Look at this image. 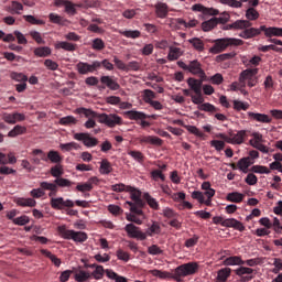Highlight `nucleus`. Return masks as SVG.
Returning a JSON list of instances; mask_svg holds the SVG:
<instances>
[{
  "label": "nucleus",
  "mask_w": 282,
  "mask_h": 282,
  "mask_svg": "<svg viewBox=\"0 0 282 282\" xmlns=\"http://www.w3.org/2000/svg\"><path fill=\"white\" fill-rule=\"evenodd\" d=\"M227 30H243L239 33V36L246 40L254 39V36H259V34L263 32L261 28H252V23L248 20H237L236 22L228 24Z\"/></svg>",
  "instance_id": "obj_1"
},
{
  "label": "nucleus",
  "mask_w": 282,
  "mask_h": 282,
  "mask_svg": "<svg viewBox=\"0 0 282 282\" xmlns=\"http://www.w3.org/2000/svg\"><path fill=\"white\" fill-rule=\"evenodd\" d=\"M243 45V40L237 37H223L214 40L213 47L209 48L210 54H221V52H226L228 47H239Z\"/></svg>",
  "instance_id": "obj_2"
},
{
  "label": "nucleus",
  "mask_w": 282,
  "mask_h": 282,
  "mask_svg": "<svg viewBox=\"0 0 282 282\" xmlns=\"http://www.w3.org/2000/svg\"><path fill=\"white\" fill-rule=\"evenodd\" d=\"M197 270H199V263L197 262L181 264L174 270L172 279H174V281L182 282V276H191L196 274Z\"/></svg>",
  "instance_id": "obj_3"
},
{
  "label": "nucleus",
  "mask_w": 282,
  "mask_h": 282,
  "mask_svg": "<svg viewBox=\"0 0 282 282\" xmlns=\"http://www.w3.org/2000/svg\"><path fill=\"white\" fill-rule=\"evenodd\" d=\"M257 74H259V68H247L242 70L238 78L240 87H257V83H259Z\"/></svg>",
  "instance_id": "obj_4"
},
{
  "label": "nucleus",
  "mask_w": 282,
  "mask_h": 282,
  "mask_svg": "<svg viewBox=\"0 0 282 282\" xmlns=\"http://www.w3.org/2000/svg\"><path fill=\"white\" fill-rule=\"evenodd\" d=\"M58 232L63 239H67V240L72 239L77 243H85V241H87L88 239L87 232L67 229V227L65 226H59Z\"/></svg>",
  "instance_id": "obj_5"
},
{
  "label": "nucleus",
  "mask_w": 282,
  "mask_h": 282,
  "mask_svg": "<svg viewBox=\"0 0 282 282\" xmlns=\"http://www.w3.org/2000/svg\"><path fill=\"white\" fill-rule=\"evenodd\" d=\"M177 65L181 69H184V72H189L193 76H198L202 80H206V72L202 68V63H199V61L194 59L191 61L189 64L178 61Z\"/></svg>",
  "instance_id": "obj_6"
},
{
  "label": "nucleus",
  "mask_w": 282,
  "mask_h": 282,
  "mask_svg": "<svg viewBox=\"0 0 282 282\" xmlns=\"http://www.w3.org/2000/svg\"><path fill=\"white\" fill-rule=\"evenodd\" d=\"M217 138H220V140H224L227 144H243L246 138H248V130L230 131L228 134L219 133Z\"/></svg>",
  "instance_id": "obj_7"
},
{
  "label": "nucleus",
  "mask_w": 282,
  "mask_h": 282,
  "mask_svg": "<svg viewBox=\"0 0 282 282\" xmlns=\"http://www.w3.org/2000/svg\"><path fill=\"white\" fill-rule=\"evenodd\" d=\"M192 102L194 105H199V111H206L207 113H217V111H219V108L215 107V105L210 102L204 104V96H202V91L200 94L192 95Z\"/></svg>",
  "instance_id": "obj_8"
},
{
  "label": "nucleus",
  "mask_w": 282,
  "mask_h": 282,
  "mask_svg": "<svg viewBox=\"0 0 282 282\" xmlns=\"http://www.w3.org/2000/svg\"><path fill=\"white\" fill-rule=\"evenodd\" d=\"M98 122H100V124H106V127H109L110 129H113V127H117V124H122V117L116 113H100L98 116Z\"/></svg>",
  "instance_id": "obj_9"
},
{
  "label": "nucleus",
  "mask_w": 282,
  "mask_h": 282,
  "mask_svg": "<svg viewBox=\"0 0 282 282\" xmlns=\"http://www.w3.org/2000/svg\"><path fill=\"white\" fill-rule=\"evenodd\" d=\"M124 230L128 237L131 239H139L140 241L147 240V234H144L142 230H140V227L133 224L126 225Z\"/></svg>",
  "instance_id": "obj_10"
},
{
  "label": "nucleus",
  "mask_w": 282,
  "mask_h": 282,
  "mask_svg": "<svg viewBox=\"0 0 282 282\" xmlns=\"http://www.w3.org/2000/svg\"><path fill=\"white\" fill-rule=\"evenodd\" d=\"M98 69H100L99 61H95V62H93V64L85 63V62H79L77 64L78 74H83V75L94 74V72H98Z\"/></svg>",
  "instance_id": "obj_11"
},
{
  "label": "nucleus",
  "mask_w": 282,
  "mask_h": 282,
  "mask_svg": "<svg viewBox=\"0 0 282 282\" xmlns=\"http://www.w3.org/2000/svg\"><path fill=\"white\" fill-rule=\"evenodd\" d=\"M100 83L104 86H98V89H110L111 91H118L120 89V84L113 77L109 75H104L100 77Z\"/></svg>",
  "instance_id": "obj_12"
},
{
  "label": "nucleus",
  "mask_w": 282,
  "mask_h": 282,
  "mask_svg": "<svg viewBox=\"0 0 282 282\" xmlns=\"http://www.w3.org/2000/svg\"><path fill=\"white\" fill-rule=\"evenodd\" d=\"M51 207L54 210H63L64 208H74V200L66 199L63 197L51 198Z\"/></svg>",
  "instance_id": "obj_13"
},
{
  "label": "nucleus",
  "mask_w": 282,
  "mask_h": 282,
  "mask_svg": "<svg viewBox=\"0 0 282 282\" xmlns=\"http://www.w3.org/2000/svg\"><path fill=\"white\" fill-rule=\"evenodd\" d=\"M235 272L240 278V282H250L254 279V269L252 268L240 267Z\"/></svg>",
  "instance_id": "obj_14"
},
{
  "label": "nucleus",
  "mask_w": 282,
  "mask_h": 282,
  "mask_svg": "<svg viewBox=\"0 0 282 282\" xmlns=\"http://www.w3.org/2000/svg\"><path fill=\"white\" fill-rule=\"evenodd\" d=\"M74 140L83 142L85 147L91 148L98 145V139L93 138L89 133L79 132L74 134Z\"/></svg>",
  "instance_id": "obj_15"
},
{
  "label": "nucleus",
  "mask_w": 282,
  "mask_h": 282,
  "mask_svg": "<svg viewBox=\"0 0 282 282\" xmlns=\"http://www.w3.org/2000/svg\"><path fill=\"white\" fill-rule=\"evenodd\" d=\"M126 193H130V198L132 199V202H134V204H137V206H139V208H144V206H147V203H144L142 199L141 191H138L134 187L128 185L126 188Z\"/></svg>",
  "instance_id": "obj_16"
},
{
  "label": "nucleus",
  "mask_w": 282,
  "mask_h": 282,
  "mask_svg": "<svg viewBox=\"0 0 282 282\" xmlns=\"http://www.w3.org/2000/svg\"><path fill=\"white\" fill-rule=\"evenodd\" d=\"M247 116L252 122H261L262 124H270V122H272V117L265 113L249 111L247 112Z\"/></svg>",
  "instance_id": "obj_17"
},
{
  "label": "nucleus",
  "mask_w": 282,
  "mask_h": 282,
  "mask_svg": "<svg viewBox=\"0 0 282 282\" xmlns=\"http://www.w3.org/2000/svg\"><path fill=\"white\" fill-rule=\"evenodd\" d=\"M172 124H177L178 127H184L188 133H192L193 135H196V138H204V132H202L197 127L195 126H184V121L182 119H175L172 121Z\"/></svg>",
  "instance_id": "obj_18"
},
{
  "label": "nucleus",
  "mask_w": 282,
  "mask_h": 282,
  "mask_svg": "<svg viewBox=\"0 0 282 282\" xmlns=\"http://www.w3.org/2000/svg\"><path fill=\"white\" fill-rule=\"evenodd\" d=\"M260 30H262V32H264V36H267V39H272V36H278L282 39V28L279 26H265V25H261Z\"/></svg>",
  "instance_id": "obj_19"
},
{
  "label": "nucleus",
  "mask_w": 282,
  "mask_h": 282,
  "mask_svg": "<svg viewBox=\"0 0 282 282\" xmlns=\"http://www.w3.org/2000/svg\"><path fill=\"white\" fill-rule=\"evenodd\" d=\"M224 228H235V230H239V232H243L246 230V226L235 218H227L223 223Z\"/></svg>",
  "instance_id": "obj_20"
},
{
  "label": "nucleus",
  "mask_w": 282,
  "mask_h": 282,
  "mask_svg": "<svg viewBox=\"0 0 282 282\" xmlns=\"http://www.w3.org/2000/svg\"><path fill=\"white\" fill-rule=\"evenodd\" d=\"M140 144H153L154 147H162L163 141L160 137L143 135L139 138Z\"/></svg>",
  "instance_id": "obj_21"
},
{
  "label": "nucleus",
  "mask_w": 282,
  "mask_h": 282,
  "mask_svg": "<svg viewBox=\"0 0 282 282\" xmlns=\"http://www.w3.org/2000/svg\"><path fill=\"white\" fill-rule=\"evenodd\" d=\"M154 9L158 19H166V17H169V4L164 2H158L154 6Z\"/></svg>",
  "instance_id": "obj_22"
},
{
  "label": "nucleus",
  "mask_w": 282,
  "mask_h": 282,
  "mask_svg": "<svg viewBox=\"0 0 282 282\" xmlns=\"http://www.w3.org/2000/svg\"><path fill=\"white\" fill-rule=\"evenodd\" d=\"M192 199H196L198 204H205V206H213V198H207L204 196V193L200 191H194L192 193Z\"/></svg>",
  "instance_id": "obj_23"
},
{
  "label": "nucleus",
  "mask_w": 282,
  "mask_h": 282,
  "mask_svg": "<svg viewBox=\"0 0 282 282\" xmlns=\"http://www.w3.org/2000/svg\"><path fill=\"white\" fill-rule=\"evenodd\" d=\"M192 10L194 12H202L203 14H210L212 17H217V14H219V10L208 9L202 4H194Z\"/></svg>",
  "instance_id": "obj_24"
},
{
  "label": "nucleus",
  "mask_w": 282,
  "mask_h": 282,
  "mask_svg": "<svg viewBox=\"0 0 282 282\" xmlns=\"http://www.w3.org/2000/svg\"><path fill=\"white\" fill-rule=\"evenodd\" d=\"M254 164V161L250 156L242 158L238 161V169L242 171V173H248V169Z\"/></svg>",
  "instance_id": "obj_25"
},
{
  "label": "nucleus",
  "mask_w": 282,
  "mask_h": 282,
  "mask_svg": "<svg viewBox=\"0 0 282 282\" xmlns=\"http://www.w3.org/2000/svg\"><path fill=\"white\" fill-rule=\"evenodd\" d=\"M204 83V79H195L193 77H189L187 79V85L191 87V89L194 90L195 94H200L202 91V84Z\"/></svg>",
  "instance_id": "obj_26"
},
{
  "label": "nucleus",
  "mask_w": 282,
  "mask_h": 282,
  "mask_svg": "<svg viewBox=\"0 0 282 282\" xmlns=\"http://www.w3.org/2000/svg\"><path fill=\"white\" fill-rule=\"evenodd\" d=\"M161 232H162V227L160 226V223L153 221L152 225L144 232L145 239L147 237H153L155 235H160Z\"/></svg>",
  "instance_id": "obj_27"
},
{
  "label": "nucleus",
  "mask_w": 282,
  "mask_h": 282,
  "mask_svg": "<svg viewBox=\"0 0 282 282\" xmlns=\"http://www.w3.org/2000/svg\"><path fill=\"white\" fill-rule=\"evenodd\" d=\"M41 254H43L44 257H47V259L52 261L55 268H61V263H62L61 259L56 257V254L52 253V251L47 249H41Z\"/></svg>",
  "instance_id": "obj_28"
},
{
  "label": "nucleus",
  "mask_w": 282,
  "mask_h": 282,
  "mask_svg": "<svg viewBox=\"0 0 282 282\" xmlns=\"http://www.w3.org/2000/svg\"><path fill=\"white\" fill-rule=\"evenodd\" d=\"M33 54L39 58H46V56L52 55V48H50L48 46H40L34 48Z\"/></svg>",
  "instance_id": "obj_29"
},
{
  "label": "nucleus",
  "mask_w": 282,
  "mask_h": 282,
  "mask_svg": "<svg viewBox=\"0 0 282 282\" xmlns=\"http://www.w3.org/2000/svg\"><path fill=\"white\" fill-rule=\"evenodd\" d=\"M232 273V269L230 268H223L217 272V282H226L230 279V274Z\"/></svg>",
  "instance_id": "obj_30"
},
{
  "label": "nucleus",
  "mask_w": 282,
  "mask_h": 282,
  "mask_svg": "<svg viewBox=\"0 0 282 282\" xmlns=\"http://www.w3.org/2000/svg\"><path fill=\"white\" fill-rule=\"evenodd\" d=\"M113 172V167L111 166V162L107 159H102L100 162L99 173L101 175H109V173Z\"/></svg>",
  "instance_id": "obj_31"
},
{
  "label": "nucleus",
  "mask_w": 282,
  "mask_h": 282,
  "mask_svg": "<svg viewBox=\"0 0 282 282\" xmlns=\"http://www.w3.org/2000/svg\"><path fill=\"white\" fill-rule=\"evenodd\" d=\"M183 54L184 52L182 51V48L171 46L167 54V59L171 62L177 61L181 56H183Z\"/></svg>",
  "instance_id": "obj_32"
},
{
  "label": "nucleus",
  "mask_w": 282,
  "mask_h": 282,
  "mask_svg": "<svg viewBox=\"0 0 282 282\" xmlns=\"http://www.w3.org/2000/svg\"><path fill=\"white\" fill-rule=\"evenodd\" d=\"M224 265H246V262L239 256H231L224 260Z\"/></svg>",
  "instance_id": "obj_33"
},
{
  "label": "nucleus",
  "mask_w": 282,
  "mask_h": 282,
  "mask_svg": "<svg viewBox=\"0 0 282 282\" xmlns=\"http://www.w3.org/2000/svg\"><path fill=\"white\" fill-rule=\"evenodd\" d=\"M143 199H145L148 206L152 208V210H160V203H158V199H155L151 194L144 193Z\"/></svg>",
  "instance_id": "obj_34"
},
{
  "label": "nucleus",
  "mask_w": 282,
  "mask_h": 282,
  "mask_svg": "<svg viewBox=\"0 0 282 282\" xmlns=\"http://www.w3.org/2000/svg\"><path fill=\"white\" fill-rule=\"evenodd\" d=\"M243 197H246V195L239 192H232L227 194L226 199L227 202H232L234 204H241V202H243Z\"/></svg>",
  "instance_id": "obj_35"
},
{
  "label": "nucleus",
  "mask_w": 282,
  "mask_h": 282,
  "mask_svg": "<svg viewBox=\"0 0 282 282\" xmlns=\"http://www.w3.org/2000/svg\"><path fill=\"white\" fill-rule=\"evenodd\" d=\"M127 118L129 120H147L149 116H147L144 112L135 111V110H129L126 112Z\"/></svg>",
  "instance_id": "obj_36"
},
{
  "label": "nucleus",
  "mask_w": 282,
  "mask_h": 282,
  "mask_svg": "<svg viewBox=\"0 0 282 282\" xmlns=\"http://www.w3.org/2000/svg\"><path fill=\"white\" fill-rule=\"evenodd\" d=\"M15 204L24 208H34V206H36V200L34 198H17Z\"/></svg>",
  "instance_id": "obj_37"
},
{
  "label": "nucleus",
  "mask_w": 282,
  "mask_h": 282,
  "mask_svg": "<svg viewBox=\"0 0 282 282\" xmlns=\"http://www.w3.org/2000/svg\"><path fill=\"white\" fill-rule=\"evenodd\" d=\"M25 133H28V128L18 124L11 131H9L8 138H17L18 135H23Z\"/></svg>",
  "instance_id": "obj_38"
},
{
  "label": "nucleus",
  "mask_w": 282,
  "mask_h": 282,
  "mask_svg": "<svg viewBox=\"0 0 282 282\" xmlns=\"http://www.w3.org/2000/svg\"><path fill=\"white\" fill-rule=\"evenodd\" d=\"M91 279V273L85 270H78L75 272V281L77 282H86Z\"/></svg>",
  "instance_id": "obj_39"
},
{
  "label": "nucleus",
  "mask_w": 282,
  "mask_h": 282,
  "mask_svg": "<svg viewBox=\"0 0 282 282\" xmlns=\"http://www.w3.org/2000/svg\"><path fill=\"white\" fill-rule=\"evenodd\" d=\"M55 47L65 52H76V44L69 42H57Z\"/></svg>",
  "instance_id": "obj_40"
},
{
  "label": "nucleus",
  "mask_w": 282,
  "mask_h": 282,
  "mask_svg": "<svg viewBox=\"0 0 282 282\" xmlns=\"http://www.w3.org/2000/svg\"><path fill=\"white\" fill-rule=\"evenodd\" d=\"M76 112L79 113L80 116H85L86 118L89 119H94V118H98V116H100V113H97L96 111L91 110V109H87V108H77Z\"/></svg>",
  "instance_id": "obj_41"
},
{
  "label": "nucleus",
  "mask_w": 282,
  "mask_h": 282,
  "mask_svg": "<svg viewBox=\"0 0 282 282\" xmlns=\"http://www.w3.org/2000/svg\"><path fill=\"white\" fill-rule=\"evenodd\" d=\"M64 8L66 14H69V17H74L76 15V8H80V4H76L69 0H66Z\"/></svg>",
  "instance_id": "obj_42"
},
{
  "label": "nucleus",
  "mask_w": 282,
  "mask_h": 282,
  "mask_svg": "<svg viewBox=\"0 0 282 282\" xmlns=\"http://www.w3.org/2000/svg\"><path fill=\"white\" fill-rule=\"evenodd\" d=\"M217 28V18H212L202 23L203 32H210V30H215Z\"/></svg>",
  "instance_id": "obj_43"
},
{
  "label": "nucleus",
  "mask_w": 282,
  "mask_h": 282,
  "mask_svg": "<svg viewBox=\"0 0 282 282\" xmlns=\"http://www.w3.org/2000/svg\"><path fill=\"white\" fill-rule=\"evenodd\" d=\"M47 158L50 162H52V164H61V162H63V156H61V153H58V151L55 150H51L47 153Z\"/></svg>",
  "instance_id": "obj_44"
},
{
  "label": "nucleus",
  "mask_w": 282,
  "mask_h": 282,
  "mask_svg": "<svg viewBox=\"0 0 282 282\" xmlns=\"http://www.w3.org/2000/svg\"><path fill=\"white\" fill-rule=\"evenodd\" d=\"M40 186L42 191H51L50 197H52V195H56L57 193V186L55 183L42 182Z\"/></svg>",
  "instance_id": "obj_45"
},
{
  "label": "nucleus",
  "mask_w": 282,
  "mask_h": 282,
  "mask_svg": "<svg viewBox=\"0 0 282 282\" xmlns=\"http://www.w3.org/2000/svg\"><path fill=\"white\" fill-rule=\"evenodd\" d=\"M119 34L126 39H140V36H142V33L139 30L119 31Z\"/></svg>",
  "instance_id": "obj_46"
},
{
  "label": "nucleus",
  "mask_w": 282,
  "mask_h": 282,
  "mask_svg": "<svg viewBox=\"0 0 282 282\" xmlns=\"http://www.w3.org/2000/svg\"><path fill=\"white\" fill-rule=\"evenodd\" d=\"M188 43H191V45H193L194 50H196V52H204V41H202V39L199 37H194L188 40Z\"/></svg>",
  "instance_id": "obj_47"
},
{
  "label": "nucleus",
  "mask_w": 282,
  "mask_h": 282,
  "mask_svg": "<svg viewBox=\"0 0 282 282\" xmlns=\"http://www.w3.org/2000/svg\"><path fill=\"white\" fill-rule=\"evenodd\" d=\"M105 268L102 265L97 267L91 273H90V279H95L96 281H100L105 276Z\"/></svg>",
  "instance_id": "obj_48"
},
{
  "label": "nucleus",
  "mask_w": 282,
  "mask_h": 282,
  "mask_svg": "<svg viewBox=\"0 0 282 282\" xmlns=\"http://www.w3.org/2000/svg\"><path fill=\"white\" fill-rule=\"evenodd\" d=\"M246 19L247 21H257V19H259V11H257V9H254L253 7H250L249 9H247L246 11Z\"/></svg>",
  "instance_id": "obj_49"
},
{
  "label": "nucleus",
  "mask_w": 282,
  "mask_h": 282,
  "mask_svg": "<svg viewBox=\"0 0 282 282\" xmlns=\"http://www.w3.org/2000/svg\"><path fill=\"white\" fill-rule=\"evenodd\" d=\"M155 98H158V96L155 95V91H153L151 89H145L143 91V100L147 105H150L151 102H153V100H155Z\"/></svg>",
  "instance_id": "obj_50"
},
{
  "label": "nucleus",
  "mask_w": 282,
  "mask_h": 282,
  "mask_svg": "<svg viewBox=\"0 0 282 282\" xmlns=\"http://www.w3.org/2000/svg\"><path fill=\"white\" fill-rule=\"evenodd\" d=\"M63 165L56 164L53 167H51V175L52 177H56L58 180L59 177H63L64 174Z\"/></svg>",
  "instance_id": "obj_51"
},
{
  "label": "nucleus",
  "mask_w": 282,
  "mask_h": 282,
  "mask_svg": "<svg viewBox=\"0 0 282 282\" xmlns=\"http://www.w3.org/2000/svg\"><path fill=\"white\" fill-rule=\"evenodd\" d=\"M251 135L253 139H250L249 141L250 147L254 148L263 142V134H261L260 132H253Z\"/></svg>",
  "instance_id": "obj_52"
},
{
  "label": "nucleus",
  "mask_w": 282,
  "mask_h": 282,
  "mask_svg": "<svg viewBox=\"0 0 282 282\" xmlns=\"http://www.w3.org/2000/svg\"><path fill=\"white\" fill-rule=\"evenodd\" d=\"M234 109L235 111H248V109H250V104L241 100H234Z\"/></svg>",
  "instance_id": "obj_53"
},
{
  "label": "nucleus",
  "mask_w": 282,
  "mask_h": 282,
  "mask_svg": "<svg viewBox=\"0 0 282 282\" xmlns=\"http://www.w3.org/2000/svg\"><path fill=\"white\" fill-rule=\"evenodd\" d=\"M264 91H273L274 90V79L272 78V75H269L265 77L263 82Z\"/></svg>",
  "instance_id": "obj_54"
},
{
  "label": "nucleus",
  "mask_w": 282,
  "mask_h": 282,
  "mask_svg": "<svg viewBox=\"0 0 282 282\" xmlns=\"http://www.w3.org/2000/svg\"><path fill=\"white\" fill-rule=\"evenodd\" d=\"M54 182L57 187L59 186V188H69L74 184L72 181L63 177L56 178Z\"/></svg>",
  "instance_id": "obj_55"
},
{
  "label": "nucleus",
  "mask_w": 282,
  "mask_h": 282,
  "mask_svg": "<svg viewBox=\"0 0 282 282\" xmlns=\"http://www.w3.org/2000/svg\"><path fill=\"white\" fill-rule=\"evenodd\" d=\"M128 155L134 159L135 162H139V164H142L144 162V154L140 151L131 150L128 152Z\"/></svg>",
  "instance_id": "obj_56"
},
{
  "label": "nucleus",
  "mask_w": 282,
  "mask_h": 282,
  "mask_svg": "<svg viewBox=\"0 0 282 282\" xmlns=\"http://www.w3.org/2000/svg\"><path fill=\"white\" fill-rule=\"evenodd\" d=\"M48 19L51 23H55L56 25H65V21L63 17L56 14V13H50Z\"/></svg>",
  "instance_id": "obj_57"
},
{
  "label": "nucleus",
  "mask_w": 282,
  "mask_h": 282,
  "mask_svg": "<svg viewBox=\"0 0 282 282\" xmlns=\"http://www.w3.org/2000/svg\"><path fill=\"white\" fill-rule=\"evenodd\" d=\"M29 35L33 41H35V43H37V45H45V40H43V36L39 31H31Z\"/></svg>",
  "instance_id": "obj_58"
},
{
  "label": "nucleus",
  "mask_w": 282,
  "mask_h": 282,
  "mask_svg": "<svg viewBox=\"0 0 282 282\" xmlns=\"http://www.w3.org/2000/svg\"><path fill=\"white\" fill-rule=\"evenodd\" d=\"M76 122H78V120H76L74 116H66L59 119V124L63 127H69V124H76Z\"/></svg>",
  "instance_id": "obj_59"
},
{
  "label": "nucleus",
  "mask_w": 282,
  "mask_h": 282,
  "mask_svg": "<svg viewBox=\"0 0 282 282\" xmlns=\"http://www.w3.org/2000/svg\"><path fill=\"white\" fill-rule=\"evenodd\" d=\"M251 171L253 173H260L261 175H270V169H268V166H263V165H253L251 167Z\"/></svg>",
  "instance_id": "obj_60"
},
{
  "label": "nucleus",
  "mask_w": 282,
  "mask_h": 282,
  "mask_svg": "<svg viewBox=\"0 0 282 282\" xmlns=\"http://www.w3.org/2000/svg\"><path fill=\"white\" fill-rule=\"evenodd\" d=\"M23 10V4L21 2L12 1L9 12L11 14H19Z\"/></svg>",
  "instance_id": "obj_61"
},
{
  "label": "nucleus",
  "mask_w": 282,
  "mask_h": 282,
  "mask_svg": "<svg viewBox=\"0 0 282 282\" xmlns=\"http://www.w3.org/2000/svg\"><path fill=\"white\" fill-rule=\"evenodd\" d=\"M150 274H152V276H158L159 279H169V278H171V273H169L166 271H160L158 269L151 270Z\"/></svg>",
  "instance_id": "obj_62"
},
{
  "label": "nucleus",
  "mask_w": 282,
  "mask_h": 282,
  "mask_svg": "<svg viewBox=\"0 0 282 282\" xmlns=\"http://www.w3.org/2000/svg\"><path fill=\"white\" fill-rule=\"evenodd\" d=\"M223 6H229L230 8H242L243 3L239 0H220Z\"/></svg>",
  "instance_id": "obj_63"
},
{
  "label": "nucleus",
  "mask_w": 282,
  "mask_h": 282,
  "mask_svg": "<svg viewBox=\"0 0 282 282\" xmlns=\"http://www.w3.org/2000/svg\"><path fill=\"white\" fill-rule=\"evenodd\" d=\"M93 50H96L97 52L102 51V48L105 47V41H102V39L97 37L95 40H93Z\"/></svg>",
  "instance_id": "obj_64"
}]
</instances>
